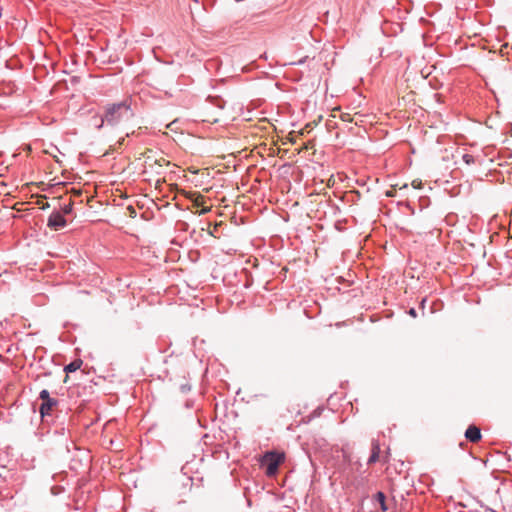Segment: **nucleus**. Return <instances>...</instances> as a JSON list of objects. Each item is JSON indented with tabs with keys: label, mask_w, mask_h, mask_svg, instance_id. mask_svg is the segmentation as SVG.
<instances>
[{
	"label": "nucleus",
	"mask_w": 512,
	"mask_h": 512,
	"mask_svg": "<svg viewBox=\"0 0 512 512\" xmlns=\"http://www.w3.org/2000/svg\"><path fill=\"white\" fill-rule=\"evenodd\" d=\"M67 221L60 211H53L48 217L47 226L52 230H60L64 228Z\"/></svg>",
	"instance_id": "3"
},
{
	"label": "nucleus",
	"mask_w": 512,
	"mask_h": 512,
	"mask_svg": "<svg viewBox=\"0 0 512 512\" xmlns=\"http://www.w3.org/2000/svg\"><path fill=\"white\" fill-rule=\"evenodd\" d=\"M133 116L131 97H126L120 102L107 103L102 108V114L99 116V124L96 125V128L100 130L104 124L116 126Z\"/></svg>",
	"instance_id": "1"
},
{
	"label": "nucleus",
	"mask_w": 512,
	"mask_h": 512,
	"mask_svg": "<svg viewBox=\"0 0 512 512\" xmlns=\"http://www.w3.org/2000/svg\"><path fill=\"white\" fill-rule=\"evenodd\" d=\"M462 160L465 164L471 165L475 163V158L473 155L465 153L462 155Z\"/></svg>",
	"instance_id": "10"
},
{
	"label": "nucleus",
	"mask_w": 512,
	"mask_h": 512,
	"mask_svg": "<svg viewBox=\"0 0 512 512\" xmlns=\"http://www.w3.org/2000/svg\"><path fill=\"white\" fill-rule=\"evenodd\" d=\"M341 118H342V120H344V121H350V120H351V118H350V115H349V114H343V115L341 116Z\"/></svg>",
	"instance_id": "14"
},
{
	"label": "nucleus",
	"mask_w": 512,
	"mask_h": 512,
	"mask_svg": "<svg viewBox=\"0 0 512 512\" xmlns=\"http://www.w3.org/2000/svg\"><path fill=\"white\" fill-rule=\"evenodd\" d=\"M284 461L285 454L283 452L268 451L261 457L260 466L265 469V474L268 477H274Z\"/></svg>",
	"instance_id": "2"
},
{
	"label": "nucleus",
	"mask_w": 512,
	"mask_h": 512,
	"mask_svg": "<svg viewBox=\"0 0 512 512\" xmlns=\"http://www.w3.org/2000/svg\"><path fill=\"white\" fill-rule=\"evenodd\" d=\"M341 483L345 486H347L349 484V478L348 477H343V480L341 481Z\"/></svg>",
	"instance_id": "16"
},
{
	"label": "nucleus",
	"mask_w": 512,
	"mask_h": 512,
	"mask_svg": "<svg viewBox=\"0 0 512 512\" xmlns=\"http://www.w3.org/2000/svg\"><path fill=\"white\" fill-rule=\"evenodd\" d=\"M58 403V400L55 398H52L47 402H42L39 407V413L41 417L44 418L45 416L51 415V412L58 405Z\"/></svg>",
	"instance_id": "5"
},
{
	"label": "nucleus",
	"mask_w": 512,
	"mask_h": 512,
	"mask_svg": "<svg viewBox=\"0 0 512 512\" xmlns=\"http://www.w3.org/2000/svg\"><path fill=\"white\" fill-rule=\"evenodd\" d=\"M380 459V444L378 440L373 439L371 442V454L368 458L367 464H375Z\"/></svg>",
	"instance_id": "7"
},
{
	"label": "nucleus",
	"mask_w": 512,
	"mask_h": 512,
	"mask_svg": "<svg viewBox=\"0 0 512 512\" xmlns=\"http://www.w3.org/2000/svg\"><path fill=\"white\" fill-rule=\"evenodd\" d=\"M165 164V159H153L151 156H147L144 163L143 173L154 172L156 174H161L160 169Z\"/></svg>",
	"instance_id": "4"
},
{
	"label": "nucleus",
	"mask_w": 512,
	"mask_h": 512,
	"mask_svg": "<svg viewBox=\"0 0 512 512\" xmlns=\"http://www.w3.org/2000/svg\"><path fill=\"white\" fill-rule=\"evenodd\" d=\"M189 390H190V386H187V385H182V386H181V391H182L183 393H185V392H187V391H189Z\"/></svg>",
	"instance_id": "15"
},
{
	"label": "nucleus",
	"mask_w": 512,
	"mask_h": 512,
	"mask_svg": "<svg viewBox=\"0 0 512 512\" xmlns=\"http://www.w3.org/2000/svg\"><path fill=\"white\" fill-rule=\"evenodd\" d=\"M72 210H73V203H72V202H70V203H68V204H65V205L61 208V211H60V212H61V213L63 214V216H64V215H68V214H70V213L72 212Z\"/></svg>",
	"instance_id": "11"
},
{
	"label": "nucleus",
	"mask_w": 512,
	"mask_h": 512,
	"mask_svg": "<svg viewBox=\"0 0 512 512\" xmlns=\"http://www.w3.org/2000/svg\"><path fill=\"white\" fill-rule=\"evenodd\" d=\"M82 364H83V361L81 359H75L74 361H72L71 363H69L68 365H66L64 367V371L67 374L75 372L81 368Z\"/></svg>",
	"instance_id": "8"
},
{
	"label": "nucleus",
	"mask_w": 512,
	"mask_h": 512,
	"mask_svg": "<svg viewBox=\"0 0 512 512\" xmlns=\"http://www.w3.org/2000/svg\"><path fill=\"white\" fill-rule=\"evenodd\" d=\"M465 438L472 443L479 442L482 438L480 428L475 425H470L465 431Z\"/></svg>",
	"instance_id": "6"
},
{
	"label": "nucleus",
	"mask_w": 512,
	"mask_h": 512,
	"mask_svg": "<svg viewBox=\"0 0 512 512\" xmlns=\"http://www.w3.org/2000/svg\"><path fill=\"white\" fill-rule=\"evenodd\" d=\"M39 399H41V400H42V402H47L48 400L52 399V397H50V394H49L48 390L43 389V390L39 393Z\"/></svg>",
	"instance_id": "12"
},
{
	"label": "nucleus",
	"mask_w": 512,
	"mask_h": 512,
	"mask_svg": "<svg viewBox=\"0 0 512 512\" xmlns=\"http://www.w3.org/2000/svg\"><path fill=\"white\" fill-rule=\"evenodd\" d=\"M425 302H426V298H423L421 303H420L421 308H424Z\"/></svg>",
	"instance_id": "17"
},
{
	"label": "nucleus",
	"mask_w": 512,
	"mask_h": 512,
	"mask_svg": "<svg viewBox=\"0 0 512 512\" xmlns=\"http://www.w3.org/2000/svg\"><path fill=\"white\" fill-rule=\"evenodd\" d=\"M375 500L379 503L381 511L385 512L388 510L387 504H386V496L383 492L378 491L375 496Z\"/></svg>",
	"instance_id": "9"
},
{
	"label": "nucleus",
	"mask_w": 512,
	"mask_h": 512,
	"mask_svg": "<svg viewBox=\"0 0 512 512\" xmlns=\"http://www.w3.org/2000/svg\"><path fill=\"white\" fill-rule=\"evenodd\" d=\"M409 315L415 318L417 316V312L414 308H410L408 311Z\"/></svg>",
	"instance_id": "13"
}]
</instances>
